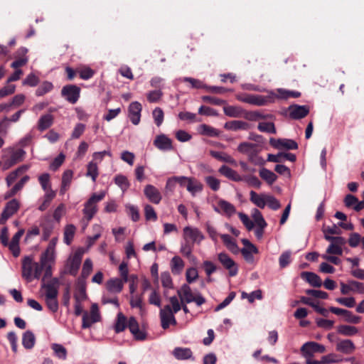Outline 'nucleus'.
<instances>
[{
	"instance_id": "nucleus-12",
	"label": "nucleus",
	"mask_w": 364,
	"mask_h": 364,
	"mask_svg": "<svg viewBox=\"0 0 364 364\" xmlns=\"http://www.w3.org/2000/svg\"><path fill=\"white\" fill-rule=\"evenodd\" d=\"M218 259L221 264L228 270L230 276L234 277L237 274V266L228 254L225 252H220L218 255Z\"/></svg>"
},
{
	"instance_id": "nucleus-26",
	"label": "nucleus",
	"mask_w": 364,
	"mask_h": 364,
	"mask_svg": "<svg viewBox=\"0 0 364 364\" xmlns=\"http://www.w3.org/2000/svg\"><path fill=\"white\" fill-rule=\"evenodd\" d=\"M41 287L45 289V299L55 298L58 294V281L54 279L52 282L45 284V279L43 281Z\"/></svg>"
},
{
	"instance_id": "nucleus-58",
	"label": "nucleus",
	"mask_w": 364,
	"mask_h": 364,
	"mask_svg": "<svg viewBox=\"0 0 364 364\" xmlns=\"http://www.w3.org/2000/svg\"><path fill=\"white\" fill-rule=\"evenodd\" d=\"M53 87L51 82L46 81L43 82L36 90V94L37 96H43L45 94L50 92Z\"/></svg>"
},
{
	"instance_id": "nucleus-9",
	"label": "nucleus",
	"mask_w": 364,
	"mask_h": 364,
	"mask_svg": "<svg viewBox=\"0 0 364 364\" xmlns=\"http://www.w3.org/2000/svg\"><path fill=\"white\" fill-rule=\"evenodd\" d=\"M100 320V314L97 304L91 306L90 312H85L82 316V327L83 328H90L93 323Z\"/></svg>"
},
{
	"instance_id": "nucleus-13",
	"label": "nucleus",
	"mask_w": 364,
	"mask_h": 364,
	"mask_svg": "<svg viewBox=\"0 0 364 364\" xmlns=\"http://www.w3.org/2000/svg\"><path fill=\"white\" fill-rule=\"evenodd\" d=\"M271 146L277 149L295 150L298 148L297 143L289 139H269Z\"/></svg>"
},
{
	"instance_id": "nucleus-2",
	"label": "nucleus",
	"mask_w": 364,
	"mask_h": 364,
	"mask_svg": "<svg viewBox=\"0 0 364 364\" xmlns=\"http://www.w3.org/2000/svg\"><path fill=\"white\" fill-rule=\"evenodd\" d=\"M106 192L102 191L98 193H93L90 198L85 203L82 213L84 215L82 219L83 223V229L88 225L89 222L92 219L97 212V203L104 199Z\"/></svg>"
},
{
	"instance_id": "nucleus-64",
	"label": "nucleus",
	"mask_w": 364,
	"mask_h": 364,
	"mask_svg": "<svg viewBox=\"0 0 364 364\" xmlns=\"http://www.w3.org/2000/svg\"><path fill=\"white\" fill-rule=\"evenodd\" d=\"M152 115H153L154 122L156 124V126L157 127L161 126V124L163 123L164 117L163 110L159 107H156L154 109V111L152 112Z\"/></svg>"
},
{
	"instance_id": "nucleus-38",
	"label": "nucleus",
	"mask_w": 364,
	"mask_h": 364,
	"mask_svg": "<svg viewBox=\"0 0 364 364\" xmlns=\"http://www.w3.org/2000/svg\"><path fill=\"white\" fill-rule=\"evenodd\" d=\"M53 122V117L51 114H47L41 116L38 122V129L44 131L48 129Z\"/></svg>"
},
{
	"instance_id": "nucleus-17",
	"label": "nucleus",
	"mask_w": 364,
	"mask_h": 364,
	"mask_svg": "<svg viewBox=\"0 0 364 364\" xmlns=\"http://www.w3.org/2000/svg\"><path fill=\"white\" fill-rule=\"evenodd\" d=\"M183 238L188 242L191 241L193 243H200L203 240L204 237L198 228L188 226L183 229Z\"/></svg>"
},
{
	"instance_id": "nucleus-31",
	"label": "nucleus",
	"mask_w": 364,
	"mask_h": 364,
	"mask_svg": "<svg viewBox=\"0 0 364 364\" xmlns=\"http://www.w3.org/2000/svg\"><path fill=\"white\" fill-rule=\"evenodd\" d=\"M29 168V166L23 165L16 168L15 171L11 172L6 178V182L8 186H10L17 178L27 171Z\"/></svg>"
},
{
	"instance_id": "nucleus-45",
	"label": "nucleus",
	"mask_w": 364,
	"mask_h": 364,
	"mask_svg": "<svg viewBox=\"0 0 364 364\" xmlns=\"http://www.w3.org/2000/svg\"><path fill=\"white\" fill-rule=\"evenodd\" d=\"M337 331L345 336H353L358 333V329L353 326L340 325L337 327Z\"/></svg>"
},
{
	"instance_id": "nucleus-47",
	"label": "nucleus",
	"mask_w": 364,
	"mask_h": 364,
	"mask_svg": "<svg viewBox=\"0 0 364 364\" xmlns=\"http://www.w3.org/2000/svg\"><path fill=\"white\" fill-rule=\"evenodd\" d=\"M75 231H76V228L73 224L67 225L65 227L63 240H64V242L66 245H70L71 243V242L73 240L74 235L75 234Z\"/></svg>"
},
{
	"instance_id": "nucleus-34",
	"label": "nucleus",
	"mask_w": 364,
	"mask_h": 364,
	"mask_svg": "<svg viewBox=\"0 0 364 364\" xmlns=\"http://www.w3.org/2000/svg\"><path fill=\"white\" fill-rule=\"evenodd\" d=\"M220 237L223 240L225 247L232 253L237 254L239 252V247L234 239H232L229 235L223 234L220 235Z\"/></svg>"
},
{
	"instance_id": "nucleus-10",
	"label": "nucleus",
	"mask_w": 364,
	"mask_h": 364,
	"mask_svg": "<svg viewBox=\"0 0 364 364\" xmlns=\"http://www.w3.org/2000/svg\"><path fill=\"white\" fill-rule=\"evenodd\" d=\"M174 314L175 313L172 311L170 305H166L163 309L160 310V320L161 327L164 329H167L171 324H176V320L175 318Z\"/></svg>"
},
{
	"instance_id": "nucleus-27",
	"label": "nucleus",
	"mask_w": 364,
	"mask_h": 364,
	"mask_svg": "<svg viewBox=\"0 0 364 364\" xmlns=\"http://www.w3.org/2000/svg\"><path fill=\"white\" fill-rule=\"evenodd\" d=\"M154 146L161 151L172 149V141L164 134L159 135L154 141Z\"/></svg>"
},
{
	"instance_id": "nucleus-50",
	"label": "nucleus",
	"mask_w": 364,
	"mask_h": 364,
	"mask_svg": "<svg viewBox=\"0 0 364 364\" xmlns=\"http://www.w3.org/2000/svg\"><path fill=\"white\" fill-rule=\"evenodd\" d=\"M224 113L230 117H239L242 114V109L237 106H226L223 107Z\"/></svg>"
},
{
	"instance_id": "nucleus-41",
	"label": "nucleus",
	"mask_w": 364,
	"mask_h": 364,
	"mask_svg": "<svg viewBox=\"0 0 364 364\" xmlns=\"http://www.w3.org/2000/svg\"><path fill=\"white\" fill-rule=\"evenodd\" d=\"M259 176L269 185L274 183L277 178V175L274 172L265 168H261L259 171Z\"/></svg>"
},
{
	"instance_id": "nucleus-25",
	"label": "nucleus",
	"mask_w": 364,
	"mask_h": 364,
	"mask_svg": "<svg viewBox=\"0 0 364 364\" xmlns=\"http://www.w3.org/2000/svg\"><path fill=\"white\" fill-rule=\"evenodd\" d=\"M23 233V230H19L13 236L11 241L9 244L8 247L15 257H18L20 255L19 241Z\"/></svg>"
},
{
	"instance_id": "nucleus-54",
	"label": "nucleus",
	"mask_w": 364,
	"mask_h": 364,
	"mask_svg": "<svg viewBox=\"0 0 364 364\" xmlns=\"http://www.w3.org/2000/svg\"><path fill=\"white\" fill-rule=\"evenodd\" d=\"M86 289L83 282H79L77 289L74 294L75 300L84 301L86 299Z\"/></svg>"
},
{
	"instance_id": "nucleus-52",
	"label": "nucleus",
	"mask_w": 364,
	"mask_h": 364,
	"mask_svg": "<svg viewBox=\"0 0 364 364\" xmlns=\"http://www.w3.org/2000/svg\"><path fill=\"white\" fill-rule=\"evenodd\" d=\"M98 167L97 163L93 161L90 162L87 164L86 176L90 177L93 182H95L98 176Z\"/></svg>"
},
{
	"instance_id": "nucleus-14",
	"label": "nucleus",
	"mask_w": 364,
	"mask_h": 364,
	"mask_svg": "<svg viewBox=\"0 0 364 364\" xmlns=\"http://www.w3.org/2000/svg\"><path fill=\"white\" fill-rule=\"evenodd\" d=\"M26 152L21 149H17L12 151L9 158L4 157V161L2 163V168L4 170H7L12 166L23 160Z\"/></svg>"
},
{
	"instance_id": "nucleus-53",
	"label": "nucleus",
	"mask_w": 364,
	"mask_h": 364,
	"mask_svg": "<svg viewBox=\"0 0 364 364\" xmlns=\"http://www.w3.org/2000/svg\"><path fill=\"white\" fill-rule=\"evenodd\" d=\"M55 355L60 359L65 360L67 358V350L61 344L53 343L51 346Z\"/></svg>"
},
{
	"instance_id": "nucleus-8",
	"label": "nucleus",
	"mask_w": 364,
	"mask_h": 364,
	"mask_svg": "<svg viewBox=\"0 0 364 364\" xmlns=\"http://www.w3.org/2000/svg\"><path fill=\"white\" fill-rule=\"evenodd\" d=\"M326 240L330 242V245L326 249V253L335 255H342L343 252V246L346 244V240L343 237H326Z\"/></svg>"
},
{
	"instance_id": "nucleus-36",
	"label": "nucleus",
	"mask_w": 364,
	"mask_h": 364,
	"mask_svg": "<svg viewBox=\"0 0 364 364\" xmlns=\"http://www.w3.org/2000/svg\"><path fill=\"white\" fill-rule=\"evenodd\" d=\"M302 277L314 287H320L322 285L321 278L315 273L306 272L302 273Z\"/></svg>"
},
{
	"instance_id": "nucleus-51",
	"label": "nucleus",
	"mask_w": 364,
	"mask_h": 364,
	"mask_svg": "<svg viewBox=\"0 0 364 364\" xmlns=\"http://www.w3.org/2000/svg\"><path fill=\"white\" fill-rule=\"evenodd\" d=\"M127 326V318L124 315L119 312L117 314V321L114 326V329L117 333L123 331Z\"/></svg>"
},
{
	"instance_id": "nucleus-46",
	"label": "nucleus",
	"mask_w": 364,
	"mask_h": 364,
	"mask_svg": "<svg viewBox=\"0 0 364 364\" xmlns=\"http://www.w3.org/2000/svg\"><path fill=\"white\" fill-rule=\"evenodd\" d=\"M55 196L56 193L55 191L45 192L44 196L42 198V203L38 207V210L41 211H44L46 210Z\"/></svg>"
},
{
	"instance_id": "nucleus-16",
	"label": "nucleus",
	"mask_w": 364,
	"mask_h": 364,
	"mask_svg": "<svg viewBox=\"0 0 364 364\" xmlns=\"http://www.w3.org/2000/svg\"><path fill=\"white\" fill-rule=\"evenodd\" d=\"M19 208V202L16 199L9 201L0 215V224L4 223Z\"/></svg>"
},
{
	"instance_id": "nucleus-15",
	"label": "nucleus",
	"mask_w": 364,
	"mask_h": 364,
	"mask_svg": "<svg viewBox=\"0 0 364 364\" xmlns=\"http://www.w3.org/2000/svg\"><path fill=\"white\" fill-rule=\"evenodd\" d=\"M213 210L220 214H224L228 217H231L236 213L235 207L228 201L219 199L216 205H213Z\"/></svg>"
},
{
	"instance_id": "nucleus-19",
	"label": "nucleus",
	"mask_w": 364,
	"mask_h": 364,
	"mask_svg": "<svg viewBox=\"0 0 364 364\" xmlns=\"http://www.w3.org/2000/svg\"><path fill=\"white\" fill-rule=\"evenodd\" d=\"M329 311L336 315H343L346 322L356 324L360 321V316L353 314L352 312L348 310L332 306L330 307Z\"/></svg>"
},
{
	"instance_id": "nucleus-20",
	"label": "nucleus",
	"mask_w": 364,
	"mask_h": 364,
	"mask_svg": "<svg viewBox=\"0 0 364 364\" xmlns=\"http://www.w3.org/2000/svg\"><path fill=\"white\" fill-rule=\"evenodd\" d=\"M141 109V105L138 102H133L129 106V118L134 125L140 122Z\"/></svg>"
},
{
	"instance_id": "nucleus-18",
	"label": "nucleus",
	"mask_w": 364,
	"mask_h": 364,
	"mask_svg": "<svg viewBox=\"0 0 364 364\" xmlns=\"http://www.w3.org/2000/svg\"><path fill=\"white\" fill-rule=\"evenodd\" d=\"M80 90L75 85H68L63 87L62 95L70 103L75 104L80 97Z\"/></svg>"
},
{
	"instance_id": "nucleus-29",
	"label": "nucleus",
	"mask_w": 364,
	"mask_h": 364,
	"mask_svg": "<svg viewBox=\"0 0 364 364\" xmlns=\"http://www.w3.org/2000/svg\"><path fill=\"white\" fill-rule=\"evenodd\" d=\"M124 283L126 282L119 278H113L107 282L106 287L109 292L117 294L122 290Z\"/></svg>"
},
{
	"instance_id": "nucleus-48",
	"label": "nucleus",
	"mask_w": 364,
	"mask_h": 364,
	"mask_svg": "<svg viewBox=\"0 0 364 364\" xmlns=\"http://www.w3.org/2000/svg\"><path fill=\"white\" fill-rule=\"evenodd\" d=\"M38 181L44 192L53 191L51 188L50 175L47 173H43L38 176Z\"/></svg>"
},
{
	"instance_id": "nucleus-44",
	"label": "nucleus",
	"mask_w": 364,
	"mask_h": 364,
	"mask_svg": "<svg viewBox=\"0 0 364 364\" xmlns=\"http://www.w3.org/2000/svg\"><path fill=\"white\" fill-rule=\"evenodd\" d=\"M300 302H301L304 304L309 305L311 307L314 309V310L321 314V315L324 316H328V311L323 307L319 306L318 304H316L315 302L312 301L311 299L306 296H301L300 299Z\"/></svg>"
},
{
	"instance_id": "nucleus-4",
	"label": "nucleus",
	"mask_w": 364,
	"mask_h": 364,
	"mask_svg": "<svg viewBox=\"0 0 364 364\" xmlns=\"http://www.w3.org/2000/svg\"><path fill=\"white\" fill-rule=\"evenodd\" d=\"M301 353L306 360V364H318V360H314L316 353H323L326 351V347L314 341H309L302 345Z\"/></svg>"
},
{
	"instance_id": "nucleus-40",
	"label": "nucleus",
	"mask_w": 364,
	"mask_h": 364,
	"mask_svg": "<svg viewBox=\"0 0 364 364\" xmlns=\"http://www.w3.org/2000/svg\"><path fill=\"white\" fill-rule=\"evenodd\" d=\"M36 342L34 334L31 331H26L23 333L22 337V344L26 349H31Z\"/></svg>"
},
{
	"instance_id": "nucleus-59",
	"label": "nucleus",
	"mask_w": 364,
	"mask_h": 364,
	"mask_svg": "<svg viewBox=\"0 0 364 364\" xmlns=\"http://www.w3.org/2000/svg\"><path fill=\"white\" fill-rule=\"evenodd\" d=\"M206 184L214 191H217L220 188V181L214 176H208L205 178Z\"/></svg>"
},
{
	"instance_id": "nucleus-39",
	"label": "nucleus",
	"mask_w": 364,
	"mask_h": 364,
	"mask_svg": "<svg viewBox=\"0 0 364 364\" xmlns=\"http://www.w3.org/2000/svg\"><path fill=\"white\" fill-rule=\"evenodd\" d=\"M343 360V358L338 355L331 353L325 355H323L319 360L318 364H334L338 363Z\"/></svg>"
},
{
	"instance_id": "nucleus-43",
	"label": "nucleus",
	"mask_w": 364,
	"mask_h": 364,
	"mask_svg": "<svg viewBox=\"0 0 364 364\" xmlns=\"http://www.w3.org/2000/svg\"><path fill=\"white\" fill-rule=\"evenodd\" d=\"M210 154L213 157H214L221 161H224V162L230 164L232 165L237 164L236 161L231 156H230L229 154H228L226 153L220 152V151H210Z\"/></svg>"
},
{
	"instance_id": "nucleus-56",
	"label": "nucleus",
	"mask_w": 364,
	"mask_h": 364,
	"mask_svg": "<svg viewBox=\"0 0 364 364\" xmlns=\"http://www.w3.org/2000/svg\"><path fill=\"white\" fill-rule=\"evenodd\" d=\"M257 129L262 132H267L271 134H276V128L272 122H259Z\"/></svg>"
},
{
	"instance_id": "nucleus-32",
	"label": "nucleus",
	"mask_w": 364,
	"mask_h": 364,
	"mask_svg": "<svg viewBox=\"0 0 364 364\" xmlns=\"http://www.w3.org/2000/svg\"><path fill=\"white\" fill-rule=\"evenodd\" d=\"M250 200L257 207L264 208L267 205V197L266 194H258L256 192L251 191L250 193Z\"/></svg>"
},
{
	"instance_id": "nucleus-35",
	"label": "nucleus",
	"mask_w": 364,
	"mask_h": 364,
	"mask_svg": "<svg viewBox=\"0 0 364 364\" xmlns=\"http://www.w3.org/2000/svg\"><path fill=\"white\" fill-rule=\"evenodd\" d=\"M170 265L172 273L179 274L184 267V262L180 257L175 256L171 259Z\"/></svg>"
},
{
	"instance_id": "nucleus-42",
	"label": "nucleus",
	"mask_w": 364,
	"mask_h": 364,
	"mask_svg": "<svg viewBox=\"0 0 364 364\" xmlns=\"http://www.w3.org/2000/svg\"><path fill=\"white\" fill-rule=\"evenodd\" d=\"M173 355L178 360H186L192 356V351L188 348L178 347L173 350Z\"/></svg>"
},
{
	"instance_id": "nucleus-21",
	"label": "nucleus",
	"mask_w": 364,
	"mask_h": 364,
	"mask_svg": "<svg viewBox=\"0 0 364 364\" xmlns=\"http://www.w3.org/2000/svg\"><path fill=\"white\" fill-rule=\"evenodd\" d=\"M289 116L294 119H299L305 117L309 112V109L306 105H294L289 107Z\"/></svg>"
},
{
	"instance_id": "nucleus-22",
	"label": "nucleus",
	"mask_w": 364,
	"mask_h": 364,
	"mask_svg": "<svg viewBox=\"0 0 364 364\" xmlns=\"http://www.w3.org/2000/svg\"><path fill=\"white\" fill-rule=\"evenodd\" d=\"M144 195L153 203L159 204L161 200V194L153 185H146L144 190Z\"/></svg>"
},
{
	"instance_id": "nucleus-7",
	"label": "nucleus",
	"mask_w": 364,
	"mask_h": 364,
	"mask_svg": "<svg viewBox=\"0 0 364 364\" xmlns=\"http://www.w3.org/2000/svg\"><path fill=\"white\" fill-rule=\"evenodd\" d=\"M85 252L84 248H79L69 257L66 264V269L70 274L73 276L77 274Z\"/></svg>"
},
{
	"instance_id": "nucleus-24",
	"label": "nucleus",
	"mask_w": 364,
	"mask_h": 364,
	"mask_svg": "<svg viewBox=\"0 0 364 364\" xmlns=\"http://www.w3.org/2000/svg\"><path fill=\"white\" fill-rule=\"evenodd\" d=\"M336 350L344 354H351L355 350V346L350 339H343L338 341Z\"/></svg>"
},
{
	"instance_id": "nucleus-49",
	"label": "nucleus",
	"mask_w": 364,
	"mask_h": 364,
	"mask_svg": "<svg viewBox=\"0 0 364 364\" xmlns=\"http://www.w3.org/2000/svg\"><path fill=\"white\" fill-rule=\"evenodd\" d=\"M114 183L124 193L129 187L130 183L127 178L122 174L116 175L114 177Z\"/></svg>"
},
{
	"instance_id": "nucleus-37",
	"label": "nucleus",
	"mask_w": 364,
	"mask_h": 364,
	"mask_svg": "<svg viewBox=\"0 0 364 364\" xmlns=\"http://www.w3.org/2000/svg\"><path fill=\"white\" fill-rule=\"evenodd\" d=\"M241 253L247 262L252 264L255 261L253 255L258 253V249L255 245H250L248 247H243Z\"/></svg>"
},
{
	"instance_id": "nucleus-5",
	"label": "nucleus",
	"mask_w": 364,
	"mask_h": 364,
	"mask_svg": "<svg viewBox=\"0 0 364 364\" xmlns=\"http://www.w3.org/2000/svg\"><path fill=\"white\" fill-rule=\"evenodd\" d=\"M181 304H189L195 302L200 306L205 303V298L200 293H193L188 284H183L181 289L177 291Z\"/></svg>"
},
{
	"instance_id": "nucleus-6",
	"label": "nucleus",
	"mask_w": 364,
	"mask_h": 364,
	"mask_svg": "<svg viewBox=\"0 0 364 364\" xmlns=\"http://www.w3.org/2000/svg\"><path fill=\"white\" fill-rule=\"evenodd\" d=\"M55 259V250L46 248L40 257V263L45 269L43 281L52 275L51 265Z\"/></svg>"
},
{
	"instance_id": "nucleus-62",
	"label": "nucleus",
	"mask_w": 364,
	"mask_h": 364,
	"mask_svg": "<svg viewBox=\"0 0 364 364\" xmlns=\"http://www.w3.org/2000/svg\"><path fill=\"white\" fill-rule=\"evenodd\" d=\"M336 301L339 304L345 306L348 308H353L355 305V300L352 296L336 298Z\"/></svg>"
},
{
	"instance_id": "nucleus-28",
	"label": "nucleus",
	"mask_w": 364,
	"mask_h": 364,
	"mask_svg": "<svg viewBox=\"0 0 364 364\" xmlns=\"http://www.w3.org/2000/svg\"><path fill=\"white\" fill-rule=\"evenodd\" d=\"M203 188V186L199 181L193 177L189 178L186 184V189L192 196H195L197 193L202 192Z\"/></svg>"
},
{
	"instance_id": "nucleus-61",
	"label": "nucleus",
	"mask_w": 364,
	"mask_h": 364,
	"mask_svg": "<svg viewBox=\"0 0 364 364\" xmlns=\"http://www.w3.org/2000/svg\"><path fill=\"white\" fill-rule=\"evenodd\" d=\"M92 267L93 265L92 260L89 258L86 259L84 262L81 272V277L83 279H86L90 275L92 270Z\"/></svg>"
},
{
	"instance_id": "nucleus-11",
	"label": "nucleus",
	"mask_w": 364,
	"mask_h": 364,
	"mask_svg": "<svg viewBox=\"0 0 364 364\" xmlns=\"http://www.w3.org/2000/svg\"><path fill=\"white\" fill-rule=\"evenodd\" d=\"M237 98L242 102L256 106H263L269 102L268 97L259 95L244 94L238 95Z\"/></svg>"
},
{
	"instance_id": "nucleus-1",
	"label": "nucleus",
	"mask_w": 364,
	"mask_h": 364,
	"mask_svg": "<svg viewBox=\"0 0 364 364\" xmlns=\"http://www.w3.org/2000/svg\"><path fill=\"white\" fill-rule=\"evenodd\" d=\"M43 267L40 262L35 261L33 255L23 257L21 264V276L27 282L40 279Z\"/></svg>"
},
{
	"instance_id": "nucleus-63",
	"label": "nucleus",
	"mask_w": 364,
	"mask_h": 364,
	"mask_svg": "<svg viewBox=\"0 0 364 364\" xmlns=\"http://www.w3.org/2000/svg\"><path fill=\"white\" fill-rule=\"evenodd\" d=\"M291 252H284L279 257V263L281 268L287 267L291 263Z\"/></svg>"
},
{
	"instance_id": "nucleus-60",
	"label": "nucleus",
	"mask_w": 364,
	"mask_h": 364,
	"mask_svg": "<svg viewBox=\"0 0 364 364\" xmlns=\"http://www.w3.org/2000/svg\"><path fill=\"white\" fill-rule=\"evenodd\" d=\"M126 210H127L128 215L132 218V220L134 222L139 220V213L137 207L132 204H127L125 205Z\"/></svg>"
},
{
	"instance_id": "nucleus-3",
	"label": "nucleus",
	"mask_w": 364,
	"mask_h": 364,
	"mask_svg": "<svg viewBox=\"0 0 364 364\" xmlns=\"http://www.w3.org/2000/svg\"><path fill=\"white\" fill-rule=\"evenodd\" d=\"M262 148L259 144H253L247 141L241 142L237 146V151L247 156L250 162L255 165L262 164L264 161L259 155Z\"/></svg>"
},
{
	"instance_id": "nucleus-23",
	"label": "nucleus",
	"mask_w": 364,
	"mask_h": 364,
	"mask_svg": "<svg viewBox=\"0 0 364 364\" xmlns=\"http://www.w3.org/2000/svg\"><path fill=\"white\" fill-rule=\"evenodd\" d=\"M28 49L25 47H21L18 49L16 53V60L11 63V68L16 69L26 65L28 63V58L26 55Z\"/></svg>"
},
{
	"instance_id": "nucleus-33",
	"label": "nucleus",
	"mask_w": 364,
	"mask_h": 364,
	"mask_svg": "<svg viewBox=\"0 0 364 364\" xmlns=\"http://www.w3.org/2000/svg\"><path fill=\"white\" fill-rule=\"evenodd\" d=\"M225 127L232 131L247 130L250 129V124L244 121L234 120L226 123Z\"/></svg>"
},
{
	"instance_id": "nucleus-55",
	"label": "nucleus",
	"mask_w": 364,
	"mask_h": 364,
	"mask_svg": "<svg viewBox=\"0 0 364 364\" xmlns=\"http://www.w3.org/2000/svg\"><path fill=\"white\" fill-rule=\"evenodd\" d=\"M252 218L254 219V222L255 223L257 227L265 228L267 226V223L265 222L262 213L259 210L255 208L252 210Z\"/></svg>"
},
{
	"instance_id": "nucleus-57",
	"label": "nucleus",
	"mask_w": 364,
	"mask_h": 364,
	"mask_svg": "<svg viewBox=\"0 0 364 364\" xmlns=\"http://www.w3.org/2000/svg\"><path fill=\"white\" fill-rule=\"evenodd\" d=\"M200 132L208 136H218L220 134V131L207 124H202L200 127Z\"/></svg>"
},
{
	"instance_id": "nucleus-30",
	"label": "nucleus",
	"mask_w": 364,
	"mask_h": 364,
	"mask_svg": "<svg viewBox=\"0 0 364 364\" xmlns=\"http://www.w3.org/2000/svg\"><path fill=\"white\" fill-rule=\"evenodd\" d=\"M219 172L222 175L227 177L228 178L231 179L234 181H242L243 180V178L240 175H239L235 170L225 165L222 166L220 168Z\"/></svg>"
}]
</instances>
